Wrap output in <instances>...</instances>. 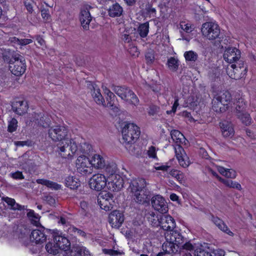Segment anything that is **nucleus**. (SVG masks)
<instances>
[{"mask_svg": "<svg viewBox=\"0 0 256 256\" xmlns=\"http://www.w3.org/2000/svg\"><path fill=\"white\" fill-rule=\"evenodd\" d=\"M48 137L57 142V151L63 158L72 160L78 150L76 143L68 137V130L62 126H55L48 130Z\"/></svg>", "mask_w": 256, "mask_h": 256, "instance_id": "f257e3e1", "label": "nucleus"}, {"mask_svg": "<svg viewBox=\"0 0 256 256\" xmlns=\"http://www.w3.org/2000/svg\"><path fill=\"white\" fill-rule=\"evenodd\" d=\"M146 183L144 178L133 180L130 183L129 188L134 200L139 204H144L149 201L150 192L145 188Z\"/></svg>", "mask_w": 256, "mask_h": 256, "instance_id": "f03ea898", "label": "nucleus"}, {"mask_svg": "<svg viewBox=\"0 0 256 256\" xmlns=\"http://www.w3.org/2000/svg\"><path fill=\"white\" fill-rule=\"evenodd\" d=\"M173 141L177 144L174 146L176 156L180 164L183 168H186L190 165V161L184 148L180 146L185 142V138L178 130H174L170 132Z\"/></svg>", "mask_w": 256, "mask_h": 256, "instance_id": "7ed1b4c3", "label": "nucleus"}, {"mask_svg": "<svg viewBox=\"0 0 256 256\" xmlns=\"http://www.w3.org/2000/svg\"><path fill=\"white\" fill-rule=\"evenodd\" d=\"M109 166L106 168V172L109 174L107 177V188L113 192L119 191L124 186V180L122 177L116 174L117 166L116 164L112 163Z\"/></svg>", "mask_w": 256, "mask_h": 256, "instance_id": "20e7f679", "label": "nucleus"}, {"mask_svg": "<svg viewBox=\"0 0 256 256\" xmlns=\"http://www.w3.org/2000/svg\"><path fill=\"white\" fill-rule=\"evenodd\" d=\"M201 32L206 39L213 40L220 38V29L216 22H206L202 24Z\"/></svg>", "mask_w": 256, "mask_h": 256, "instance_id": "39448f33", "label": "nucleus"}, {"mask_svg": "<svg viewBox=\"0 0 256 256\" xmlns=\"http://www.w3.org/2000/svg\"><path fill=\"white\" fill-rule=\"evenodd\" d=\"M140 134V128L134 123L126 124L122 130V140L126 144H132L138 138Z\"/></svg>", "mask_w": 256, "mask_h": 256, "instance_id": "423d86ee", "label": "nucleus"}, {"mask_svg": "<svg viewBox=\"0 0 256 256\" xmlns=\"http://www.w3.org/2000/svg\"><path fill=\"white\" fill-rule=\"evenodd\" d=\"M164 236L167 243L168 244L170 250L172 252H174L176 246H180L184 242V238L180 233L174 229L166 230Z\"/></svg>", "mask_w": 256, "mask_h": 256, "instance_id": "0eeeda50", "label": "nucleus"}, {"mask_svg": "<svg viewBox=\"0 0 256 256\" xmlns=\"http://www.w3.org/2000/svg\"><path fill=\"white\" fill-rule=\"evenodd\" d=\"M227 74L232 79L238 80L243 78L247 72V68L242 61L232 64L227 68Z\"/></svg>", "mask_w": 256, "mask_h": 256, "instance_id": "6e6552de", "label": "nucleus"}, {"mask_svg": "<svg viewBox=\"0 0 256 256\" xmlns=\"http://www.w3.org/2000/svg\"><path fill=\"white\" fill-rule=\"evenodd\" d=\"M115 93L122 99L137 106L139 103V100L134 93L130 88L125 86H115L114 88Z\"/></svg>", "mask_w": 256, "mask_h": 256, "instance_id": "1a4fd4ad", "label": "nucleus"}, {"mask_svg": "<svg viewBox=\"0 0 256 256\" xmlns=\"http://www.w3.org/2000/svg\"><path fill=\"white\" fill-rule=\"evenodd\" d=\"M76 167L78 172L82 175L90 174L93 172L90 158L84 154H81L77 158Z\"/></svg>", "mask_w": 256, "mask_h": 256, "instance_id": "9d476101", "label": "nucleus"}, {"mask_svg": "<svg viewBox=\"0 0 256 256\" xmlns=\"http://www.w3.org/2000/svg\"><path fill=\"white\" fill-rule=\"evenodd\" d=\"M14 61L11 60L10 62L9 68L11 72L16 76H20L26 71V65L25 61L22 56H15L14 57Z\"/></svg>", "mask_w": 256, "mask_h": 256, "instance_id": "9b49d317", "label": "nucleus"}, {"mask_svg": "<svg viewBox=\"0 0 256 256\" xmlns=\"http://www.w3.org/2000/svg\"><path fill=\"white\" fill-rule=\"evenodd\" d=\"M88 184L91 189L100 191L107 187V178L104 174H96L89 179Z\"/></svg>", "mask_w": 256, "mask_h": 256, "instance_id": "f8f14e48", "label": "nucleus"}, {"mask_svg": "<svg viewBox=\"0 0 256 256\" xmlns=\"http://www.w3.org/2000/svg\"><path fill=\"white\" fill-rule=\"evenodd\" d=\"M112 194L106 192H100L98 197V202L102 209L108 211L113 208L114 201Z\"/></svg>", "mask_w": 256, "mask_h": 256, "instance_id": "ddd939ff", "label": "nucleus"}, {"mask_svg": "<svg viewBox=\"0 0 256 256\" xmlns=\"http://www.w3.org/2000/svg\"><path fill=\"white\" fill-rule=\"evenodd\" d=\"M224 58L226 62L232 64L238 62L241 56L240 51L236 48H228L224 54Z\"/></svg>", "mask_w": 256, "mask_h": 256, "instance_id": "4468645a", "label": "nucleus"}, {"mask_svg": "<svg viewBox=\"0 0 256 256\" xmlns=\"http://www.w3.org/2000/svg\"><path fill=\"white\" fill-rule=\"evenodd\" d=\"M92 8L88 4H84L81 8L80 20L82 26L86 30L88 29L89 24L92 19L90 12Z\"/></svg>", "mask_w": 256, "mask_h": 256, "instance_id": "2eb2a0df", "label": "nucleus"}, {"mask_svg": "<svg viewBox=\"0 0 256 256\" xmlns=\"http://www.w3.org/2000/svg\"><path fill=\"white\" fill-rule=\"evenodd\" d=\"M152 208L156 211L164 214L168 211V206L165 199L160 195L154 196L152 198Z\"/></svg>", "mask_w": 256, "mask_h": 256, "instance_id": "dca6fc26", "label": "nucleus"}, {"mask_svg": "<svg viewBox=\"0 0 256 256\" xmlns=\"http://www.w3.org/2000/svg\"><path fill=\"white\" fill-rule=\"evenodd\" d=\"M91 163L92 166V170L94 168L96 170H102L104 168L106 170V168L109 166L110 170H111L110 166L112 164H107L104 158L99 154H94L90 158Z\"/></svg>", "mask_w": 256, "mask_h": 256, "instance_id": "f3484780", "label": "nucleus"}, {"mask_svg": "<svg viewBox=\"0 0 256 256\" xmlns=\"http://www.w3.org/2000/svg\"><path fill=\"white\" fill-rule=\"evenodd\" d=\"M108 221L112 228H118L124 221V216L120 211L114 210L110 214Z\"/></svg>", "mask_w": 256, "mask_h": 256, "instance_id": "a211bd4d", "label": "nucleus"}, {"mask_svg": "<svg viewBox=\"0 0 256 256\" xmlns=\"http://www.w3.org/2000/svg\"><path fill=\"white\" fill-rule=\"evenodd\" d=\"M160 226L164 230L166 231L174 229L176 227L174 220L170 215H160Z\"/></svg>", "mask_w": 256, "mask_h": 256, "instance_id": "6ab92c4d", "label": "nucleus"}, {"mask_svg": "<svg viewBox=\"0 0 256 256\" xmlns=\"http://www.w3.org/2000/svg\"><path fill=\"white\" fill-rule=\"evenodd\" d=\"M54 242L60 250L66 252L70 249V243L69 240L62 234H56L54 236Z\"/></svg>", "mask_w": 256, "mask_h": 256, "instance_id": "aec40b11", "label": "nucleus"}, {"mask_svg": "<svg viewBox=\"0 0 256 256\" xmlns=\"http://www.w3.org/2000/svg\"><path fill=\"white\" fill-rule=\"evenodd\" d=\"M222 136L225 138H232L234 134L233 124L229 121L224 120L220 123Z\"/></svg>", "mask_w": 256, "mask_h": 256, "instance_id": "412c9836", "label": "nucleus"}, {"mask_svg": "<svg viewBox=\"0 0 256 256\" xmlns=\"http://www.w3.org/2000/svg\"><path fill=\"white\" fill-rule=\"evenodd\" d=\"M30 238V240L36 244L43 243L46 239L44 230L36 229L33 230L31 232Z\"/></svg>", "mask_w": 256, "mask_h": 256, "instance_id": "4be33fe9", "label": "nucleus"}, {"mask_svg": "<svg viewBox=\"0 0 256 256\" xmlns=\"http://www.w3.org/2000/svg\"><path fill=\"white\" fill-rule=\"evenodd\" d=\"M102 88L104 94L106 96V100L108 102L106 104V107L112 110H116V111L118 108L114 106V100L116 98L115 95L106 86H102Z\"/></svg>", "mask_w": 256, "mask_h": 256, "instance_id": "5701e85b", "label": "nucleus"}, {"mask_svg": "<svg viewBox=\"0 0 256 256\" xmlns=\"http://www.w3.org/2000/svg\"><path fill=\"white\" fill-rule=\"evenodd\" d=\"M28 109L27 102L24 100L16 101L12 106V110L19 115L25 114Z\"/></svg>", "mask_w": 256, "mask_h": 256, "instance_id": "b1692460", "label": "nucleus"}, {"mask_svg": "<svg viewBox=\"0 0 256 256\" xmlns=\"http://www.w3.org/2000/svg\"><path fill=\"white\" fill-rule=\"evenodd\" d=\"M122 8L116 2L110 6L108 10V14L112 18L120 16L122 14Z\"/></svg>", "mask_w": 256, "mask_h": 256, "instance_id": "393cba45", "label": "nucleus"}, {"mask_svg": "<svg viewBox=\"0 0 256 256\" xmlns=\"http://www.w3.org/2000/svg\"><path fill=\"white\" fill-rule=\"evenodd\" d=\"M199 96L196 93L190 94L185 100V106L194 109L199 104Z\"/></svg>", "mask_w": 256, "mask_h": 256, "instance_id": "a878e982", "label": "nucleus"}, {"mask_svg": "<svg viewBox=\"0 0 256 256\" xmlns=\"http://www.w3.org/2000/svg\"><path fill=\"white\" fill-rule=\"evenodd\" d=\"M212 221L215 225L221 230L226 232L230 236H233L234 234L228 228L224 222L218 217L212 216Z\"/></svg>", "mask_w": 256, "mask_h": 256, "instance_id": "bb28decb", "label": "nucleus"}, {"mask_svg": "<svg viewBox=\"0 0 256 256\" xmlns=\"http://www.w3.org/2000/svg\"><path fill=\"white\" fill-rule=\"evenodd\" d=\"M212 108L216 112H225L228 108V106L226 104L222 102L217 98L215 96L212 100Z\"/></svg>", "mask_w": 256, "mask_h": 256, "instance_id": "cd10ccee", "label": "nucleus"}, {"mask_svg": "<svg viewBox=\"0 0 256 256\" xmlns=\"http://www.w3.org/2000/svg\"><path fill=\"white\" fill-rule=\"evenodd\" d=\"M65 185L72 190L77 189L80 185L78 178L75 176H68L65 178Z\"/></svg>", "mask_w": 256, "mask_h": 256, "instance_id": "c85d7f7f", "label": "nucleus"}, {"mask_svg": "<svg viewBox=\"0 0 256 256\" xmlns=\"http://www.w3.org/2000/svg\"><path fill=\"white\" fill-rule=\"evenodd\" d=\"M71 256H90V254L86 247L78 246L72 250Z\"/></svg>", "mask_w": 256, "mask_h": 256, "instance_id": "c756f323", "label": "nucleus"}, {"mask_svg": "<svg viewBox=\"0 0 256 256\" xmlns=\"http://www.w3.org/2000/svg\"><path fill=\"white\" fill-rule=\"evenodd\" d=\"M220 100L222 104H226L228 107L230 102L232 96L226 90L220 92L214 96Z\"/></svg>", "mask_w": 256, "mask_h": 256, "instance_id": "7c9ffc66", "label": "nucleus"}, {"mask_svg": "<svg viewBox=\"0 0 256 256\" xmlns=\"http://www.w3.org/2000/svg\"><path fill=\"white\" fill-rule=\"evenodd\" d=\"M36 182L38 184L46 186L52 190H58L62 188V185L49 180L45 179H38Z\"/></svg>", "mask_w": 256, "mask_h": 256, "instance_id": "2f4dec72", "label": "nucleus"}, {"mask_svg": "<svg viewBox=\"0 0 256 256\" xmlns=\"http://www.w3.org/2000/svg\"><path fill=\"white\" fill-rule=\"evenodd\" d=\"M216 169L220 174L226 177L234 178L236 176V172L234 170L225 168L220 166H216Z\"/></svg>", "mask_w": 256, "mask_h": 256, "instance_id": "473e14b6", "label": "nucleus"}, {"mask_svg": "<svg viewBox=\"0 0 256 256\" xmlns=\"http://www.w3.org/2000/svg\"><path fill=\"white\" fill-rule=\"evenodd\" d=\"M3 200L11 206V208L14 210H24L26 209V206H21L16 204L14 199L8 197L4 198Z\"/></svg>", "mask_w": 256, "mask_h": 256, "instance_id": "72a5a7b5", "label": "nucleus"}, {"mask_svg": "<svg viewBox=\"0 0 256 256\" xmlns=\"http://www.w3.org/2000/svg\"><path fill=\"white\" fill-rule=\"evenodd\" d=\"M147 218L150 224L154 227L160 225V215H156L153 212H150L147 216Z\"/></svg>", "mask_w": 256, "mask_h": 256, "instance_id": "f704fd0d", "label": "nucleus"}, {"mask_svg": "<svg viewBox=\"0 0 256 256\" xmlns=\"http://www.w3.org/2000/svg\"><path fill=\"white\" fill-rule=\"evenodd\" d=\"M92 95L94 101L97 104L102 105L106 107V103L101 93L100 92V89L94 88Z\"/></svg>", "mask_w": 256, "mask_h": 256, "instance_id": "c9c22d12", "label": "nucleus"}, {"mask_svg": "<svg viewBox=\"0 0 256 256\" xmlns=\"http://www.w3.org/2000/svg\"><path fill=\"white\" fill-rule=\"evenodd\" d=\"M220 181L222 184H224L226 186L228 187L236 188L239 190H242L241 185L238 182H234L230 180L224 179L222 178H220Z\"/></svg>", "mask_w": 256, "mask_h": 256, "instance_id": "e433bc0d", "label": "nucleus"}, {"mask_svg": "<svg viewBox=\"0 0 256 256\" xmlns=\"http://www.w3.org/2000/svg\"><path fill=\"white\" fill-rule=\"evenodd\" d=\"M28 210L27 214L28 217L34 225L38 226L40 224V216L36 214L33 210Z\"/></svg>", "mask_w": 256, "mask_h": 256, "instance_id": "4c0bfd02", "label": "nucleus"}, {"mask_svg": "<svg viewBox=\"0 0 256 256\" xmlns=\"http://www.w3.org/2000/svg\"><path fill=\"white\" fill-rule=\"evenodd\" d=\"M46 249L47 252L50 254L56 255L59 252L60 248L54 242H48L46 246Z\"/></svg>", "mask_w": 256, "mask_h": 256, "instance_id": "58836bf2", "label": "nucleus"}, {"mask_svg": "<svg viewBox=\"0 0 256 256\" xmlns=\"http://www.w3.org/2000/svg\"><path fill=\"white\" fill-rule=\"evenodd\" d=\"M196 256H212L211 250L208 248L204 249L202 246L194 250Z\"/></svg>", "mask_w": 256, "mask_h": 256, "instance_id": "ea45409f", "label": "nucleus"}, {"mask_svg": "<svg viewBox=\"0 0 256 256\" xmlns=\"http://www.w3.org/2000/svg\"><path fill=\"white\" fill-rule=\"evenodd\" d=\"M236 116L244 124L248 126L251 124L252 118L247 112H244L241 114H237Z\"/></svg>", "mask_w": 256, "mask_h": 256, "instance_id": "a19ab883", "label": "nucleus"}, {"mask_svg": "<svg viewBox=\"0 0 256 256\" xmlns=\"http://www.w3.org/2000/svg\"><path fill=\"white\" fill-rule=\"evenodd\" d=\"M236 105V115H237V114H241L242 112H245L246 104L242 98H239L237 100Z\"/></svg>", "mask_w": 256, "mask_h": 256, "instance_id": "79ce46f5", "label": "nucleus"}, {"mask_svg": "<svg viewBox=\"0 0 256 256\" xmlns=\"http://www.w3.org/2000/svg\"><path fill=\"white\" fill-rule=\"evenodd\" d=\"M169 174L180 183H182L184 180V174L180 170L172 169L169 172Z\"/></svg>", "mask_w": 256, "mask_h": 256, "instance_id": "37998d69", "label": "nucleus"}, {"mask_svg": "<svg viewBox=\"0 0 256 256\" xmlns=\"http://www.w3.org/2000/svg\"><path fill=\"white\" fill-rule=\"evenodd\" d=\"M168 68L172 71H176L178 67V60L174 57H170L168 60Z\"/></svg>", "mask_w": 256, "mask_h": 256, "instance_id": "c03bdc74", "label": "nucleus"}, {"mask_svg": "<svg viewBox=\"0 0 256 256\" xmlns=\"http://www.w3.org/2000/svg\"><path fill=\"white\" fill-rule=\"evenodd\" d=\"M149 24L148 22L141 24L138 28V32L141 37L144 38L147 36L149 30Z\"/></svg>", "mask_w": 256, "mask_h": 256, "instance_id": "a18cd8bd", "label": "nucleus"}, {"mask_svg": "<svg viewBox=\"0 0 256 256\" xmlns=\"http://www.w3.org/2000/svg\"><path fill=\"white\" fill-rule=\"evenodd\" d=\"M180 28L186 33H190L194 28L190 23L186 22H181L180 24Z\"/></svg>", "mask_w": 256, "mask_h": 256, "instance_id": "49530a36", "label": "nucleus"}, {"mask_svg": "<svg viewBox=\"0 0 256 256\" xmlns=\"http://www.w3.org/2000/svg\"><path fill=\"white\" fill-rule=\"evenodd\" d=\"M184 56L186 61L190 62L196 61L198 58L197 54L192 50L186 52L184 54Z\"/></svg>", "mask_w": 256, "mask_h": 256, "instance_id": "de8ad7c7", "label": "nucleus"}, {"mask_svg": "<svg viewBox=\"0 0 256 256\" xmlns=\"http://www.w3.org/2000/svg\"><path fill=\"white\" fill-rule=\"evenodd\" d=\"M170 166L168 163H155L154 165V168L156 170H162V172H167Z\"/></svg>", "mask_w": 256, "mask_h": 256, "instance_id": "09e8293b", "label": "nucleus"}, {"mask_svg": "<svg viewBox=\"0 0 256 256\" xmlns=\"http://www.w3.org/2000/svg\"><path fill=\"white\" fill-rule=\"evenodd\" d=\"M18 127V121L16 118H12L8 122V130L10 132L16 130Z\"/></svg>", "mask_w": 256, "mask_h": 256, "instance_id": "8fccbe9b", "label": "nucleus"}, {"mask_svg": "<svg viewBox=\"0 0 256 256\" xmlns=\"http://www.w3.org/2000/svg\"><path fill=\"white\" fill-rule=\"evenodd\" d=\"M160 108L155 105H150L148 109V112L150 116H155L158 114Z\"/></svg>", "mask_w": 256, "mask_h": 256, "instance_id": "3c124183", "label": "nucleus"}, {"mask_svg": "<svg viewBox=\"0 0 256 256\" xmlns=\"http://www.w3.org/2000/svg\"><path fill=\"white\" fill-rule=\"evenodd\" d=\"M103 252L105 254H107L111 256H116L122 254V252L120 251L112 249H104Z\"/></svg>", "mask_w": 256, "mask_h": 256, "instance_id": "603ef678", "label": "nucleus"}, {"mask_svg": "<svg viewBox=\"0 0 256 256\" xmlns=\"http://www.w3.org/2000/svg\"><path fill=\"white\" fill-rule=\"evenodd\" d=\"M147 154L148 157L150 158H152L154 159L158 158L156 156V148L153 146H151L149 148Z\"/></svg>", "mask_w": 256, "mask_h": 256, "instance_id": "864d4df0", "label": "nucleus"}, {"mask_svg": "<svg viewBox=\"0 0 256 256\" xmlns=\"http://www.w3.org/2000/svg\"><path fill=\"white\" fill-rule=\"evenodd\" d=\"M33 38H34L38 43L42 46V49L44 50V48H46V42L42 38V37L40 35H36Z\"/></svg>", "mask_w": 256, "mask_h": 256, "instance_id": "5fc2aeb1", "label": "nucleus"}, {"mask_svg": "<svg viewBox=\"0 0 256 256\" xmlns=\"http://www.w3.org/2000/svg\"><path fill=\"white\" fill-rule=\"evenodd\" d=\"M178 248H182L188 251H191L194 248L193 245L189 242H186L184 244H182L180 246H178Z\"/></svg>", "mask_w": 256, "mask_h": 256, "instance_id": "6e6d98bb", "label": "nucleus"}, {"mask_svg": "<svg viewBox=\"0 0 256 256\" xmlns=\"http://www.w3.org/2000/svg\"><path fill=\"white\" fill-rule=\"evenodd\" d=\"M34 4V2L32 0H26L24 2V5L25 6L28 10V11L32 13L33 11V7H32V4Z\"/></svg>", "mask_w": 256, "mask_h": 256, "instance_id": "4d7b16f0", "label": "nucleus"}, {"mask_svg": "<svg viewBox=\"0 0 256 256\" xmlns=\"http://www.w3.org/2000/svg\"><path fill=\"white\" fill-rule=\"evenodd\" d=\"M10 176L12 178L16 180H22L24 179V176L22 172L17 171L15 172L10 173Z\"/></svg>", "mask_w": 256, "mask_h": 256, "instance_id": "13d9d810", "label": "nucleus"}, {"mask_svg": "<svg viewBox=\"0 0 256 256\" xmlns=\"http://www.w3.org/2000/svg\"><path fill=\"white\" fill-rule=\"evenodd\" d=\"M41 14L42 18L46 21H48L50 20V16L49 14L48 10L44 9L41 11Z\"/></svg>", "mask_w": 256, "mask_h": 256, "instance_id": "bf43d9fd", "label": "nucleus"}, {"mask_svg": "<svg viewBox=\"0 0 256 256\" xmlns=\"http://www.w3.org/2000/svg\"><path fill=\"white\" fill-rule=\"evenodd\" d=\"M34 116H35L36 122V121H38V124H40L41 126H42L44 128H46V126H49L50 121V120L48 118L45 119L44 120L45 123H44L42 122H40L38 121V118L40 117V115L39 114H35Z\"/></svg>", "mask_w": 256, "mask_h": 256, "instance_id": "052dcab7", "label": "nucleus"}, {"mask_svg": "<svg viewBox=\"0 0 256 256\" xmlns=\"http://www.w3.org/2000/svg\"><path fill=\"white\" fill-rule=\"evenodd\" d=\"M45 200L50 206H54L55 204V199L51 196H46L45 197Z\"/></svg>", "mask_w": 256, "mask_h": 256, "instance_id": "680f3d73", "label": "nucleus"}, {"mask_svg": "<svg viewBox=\"0 0 256 256\" xmlns=\"http://www.w3.org/2000/svg\"><path fill=\"white\" fill-rule=\"evenodd\" d=\"M212 256H224V252L222 250H216L212 252Z\"/></svg>", "mask_w": 256, "mask_h": 256, "instance_id": "e2e57ef3", "label": "nucleus"}, {"mask_svg": "<svg viewBox=\"0 0 256 256\" xmlns=\"http://www.w3.org/2000/svg\"><path fill=\"white\" fill-rule=\"evenodd\" d=\"M129 52L134 56H138L140 52L136 46H132L129 49Z\"/></svg>", "mask_w": 256, "mask_h": 256, "instance_id": "0e129e2a", "label": "nucleus"}, {"mask_svg": "<svg viewBox=\"0 0 256 256\" xmlns=\"http://www.w3.org/2000/svg\"><path fill=\"white\" fill-rule=\"evenodd\" d=\"M33 42L32 39L24 38L20 39V46H26L28 44L32 43Z\"/></svg>", "mask_w": 256, "mask_h": 256, "instance_id": "69168bd1", "label": "nucleus"}, {"mask_svg": "<svg viewBox=\"0 0 256 256\" xmlns=\"http://www.w3.org/2000/svg\"><path fill=\"white\" fill-rule=\"evenodd\" d=\"M8 42H10V43L13 44H14L19 45L20 39H19L15 36H12V37H10L9 38Z\"/></svg>", "mask_w": 256, "mask_h": 256, "instance_id": "338daca9", "label": "nucleus"}, {"mask_svg": "<svg viewBox=\"0 0 256 256\" xmlns=\"http://www.w3.org/2000/svg\"><path fill=\"white\" fill-rule=\"evenodd\" d=\"M146 58L148 63L151 64L154 60V56L152 54H147L146 55Z\"/></svg>", "mask_w": 256, "mask_h": 256, "instance_id": "774afa93", "label": "nucleus"}]
</instances>
